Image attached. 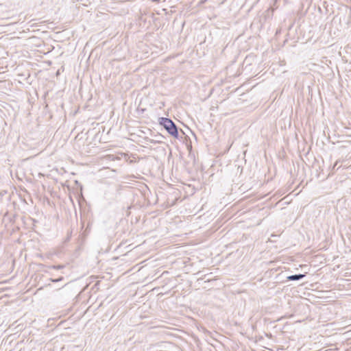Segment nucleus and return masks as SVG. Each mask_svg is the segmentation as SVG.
I'll return each instance as SVG.
<instances>
[{
  "mask_svg": "<svg viewBox=\"0 0 351 351\" xmlns=\"http://www.w3.org/2000/svg\"><path fill=\"white\" fill-rule=\"evenodd\" d=\"M160 124L163 125L166 130L173 137L177 138L178 132L176 124L168 118L162 117L160 119Z\"/></svg>",
  "mask_w": 351,
  "mask_h": 351,
  "instance_id": "obj_1",
  "label": "nucleus"
},
{
  "mask_svg": "<svg viewBox=\"0 0 351 351\" xmlns=\"http://www.w3.org/2000/svg\"><path fill=\"white\" fill-rule=\"evenodd\" d=\"M336 167H337V162H336V163L334 165L333 169H335Z\"/></svg>",
  "mask_w": 351,
  "mask_h": 351,
  "instance_id": "obj_5",
  "label": "nucleus"
},
{
  "mask_svg": "<svg viewBox=\"0 0 351 351\" xmlns=\"http://www.w3.org/2000/svg\"><path fill=\"white\" fill-rule=\"evenodd\" d=\"M62 279V278H60L58 279H56V280H52L53 282H58L60 280H61Z\"/></svg>",
  "mask_w": 351,
  "mask_h": 351,
  "instance_id": "obj_4",
  "label": "nucleus"
},
{
  "mask_svg": "<svg viewBox=\"0 0 351 351\" xmlns=\"http://www.w3.org/2000/svg\"><path fill=\"white\" fill-rule=\"evenodd\" d=\"M62 267H63L62 265L53 266V268H55L56 269H61Z\"/></svg>",
  "mask_w": 351,
  "mask_h": 351,
  "instance_id": "obj_3",
  "label": "nucleus"
},
{
  "mask_svg": "<svg viewBox=\"0 0 351 351\" xmlns=\"http://www.w3.org/2000/svg\"><path fill=\"white\" fill-rule=\"evenodd\" d=\"M304 276H305V275L304 274H295V275L289 276L287 277V280H290V281H291V280H299L302 279Z\"/></svg>",
  "mask_w": 351,
  "mask_h": 351,
  "instance_id": "obj_2",
  "label": "nucleus"
}]
</instances>
